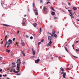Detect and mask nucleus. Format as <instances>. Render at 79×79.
<instances>
[{"instance_id":"nucleus-11","label":"nucleus","mask_w":79,"mask_h":79,"mask_svg":"<svg viewBox=\"0 0 79 79\" xmlns=\"http://www.w3.org/2000/svg\"><path fill=\"white\" fill-rule=\"evenodd\" d=\"M64 48H65V51H66L67 52L69 53V51L68 50L67 48L66 47H64Z\"/></svg>"},{"instance_id":"nucleus-4","label":"nucleus","mask_w":79,"mask_h":79,"mask_svg":"<svg viewBox=\"0 0 79 79\" xmlns=\"http://www.w3.org/2000/svg\"><path fill=\"white\" fill-rule=\"evenodd\" d=\"M44 11L43 12L44 13H45V14H46L47 13V12H48V9L46 7V6H44Z\"/></svg>"},{"instance_id":"nucleus-63","label":"nucleus","mask_w":79,"mask_h":79,"mask_svg":"<svg viewBox=\"0 0 79 79\" xmlns=\"http://www.w3.org/2000/svg\"><path fill=\"white\" fill-rule=\"evenodd\" d=\"M53 59V57H52L51 58V59Z\"/></svg>"},{"instance_id":"nucleus-61","label":"nucleus","mask_w":79,"mask_h":79,"mask_svg":"<svg viewBox=\"0 0 79 79\" xmlns=\"http://www.w3.org/2000/svg\"><path fill=\"white\" fill-rule=\"evenodd\" d=\"M59 33V31H58V32H57V34H58Z\"/></svg>"},{"instance_id":"nucleus-43","label":"nucleus","mask_w":79,"mask_h":79,"mask_svg":"<svg viewBox=\"0 0 79 79\" xmlns=\"http://www.w3.org/2000/svg\"><path fill=\"white\" fill-rule=\"evenodd\" d=\"M17 75V76H19L20 75H21V74L20 73H18Z\"/></svg>"},{"instance_id":"nucleus-17","label":"nucleus","mask_w":79,"mask_h":79,"mask_svg":"<svg viewBox=\"0 0 79 79\" xmlns=\"http://www.w3.org/2000/svg\"><path fill=\"white\" fill-rule=\"evenodd\" d=\"M42 32V30L41 28V27H40V31H39V32L40 33H41Z\"/></svg>"},{"instance_id":"nucleus-34","label":"nucleus","mask_w":79,"mask_h":79,"mask_svg":"<svg viewBox=\"0 0 79 79\" xmlns=\"http://www.w3.org/2000/svg\"><path fill=\"white\" fill-rule=\"evenodd\" d=\"M76 51L77 52H79V49H76Z\"/></svg>"},{"instance_id":"nucleus-28","label":"nucleus","mask_w":79,"mask_h":79,"mask_svg":"<svg viewBox=\"0 0 79 79\" xmlns=\"http://www.w3.org/2000/svg\"><path fill=\"white\" fill-rule=\"evenodd\" d=\"M43 0H40V3H43Z\"/></svg>"},{"instance_id":"nucleus-54","label":"nucleus","mask_w":79,"mask_h":79,"mask_svg":"<svg viewBox=\"0 0 79 79\" xmlns=\"http://www.w3.org/2000/svg\"><path fill=\"white\" fill-rule=\"evenodd\" d=\"M2 69H0V72H1V71H2Z\"/></svg>"},{"instance_id":"nucleus-9","label":"nucleus","mask_w":79,"mask_h":79,"mask_svg":"<svg viewBox=\"0 0 79 79\" xmlns=\"http://www.w3.org/2000/svg\"><path fill=\"white\" fill-rule=\"evenodd\" d=\"M2 25H3L4 26H5V27H8L9 26V25L6 24H3Z\"/></svg>"},{"instance_id":"nucleus-37","label":"nucleus","mask_w":79,"mask_h":79,"mask_svg":"<svg viewBox=\"0 0 79 79\" xmlns=\"http://www.w3.org/2000/svg\"><path fill=\"white\" fill-rule=\"evenodd\" d=\"M14 55V54L13 53H11V56H13Z\"/></svg>"},{"instance_id":"nucleus-1","label":"nucleus","mask_w":79,"mask_h":79,"mask_svg":"<svg viewBox=\"0 0 79 79\" xmlns=\"http://www.w3.org/2000/svg\"><path fill=\"white\" fill-rule=\"evenodd\" d=\"M16 63L18 64H17L16 70H19V68L20 67V65L21 63L20 60V59H18Z\"/></svg>"},{"instance_id":"nucleus-26","label":"nucleus","mask_w":79,"mask_h":79,"mask_svg":"<svg viewBox=\"0 0 79 79\" xmlns=\"http://www.w3.org/2000/svg\"><path fill=\"white\" fill-rule=\"evenodd\" d=\"M54 34H52L51 35V36L52 37L53 36H54Z\"/></svg>"},{"instance_id":"nucleus-8","label":"nucleus","mask_w":79,"mask_h":79,"mask_svg":"<svg viewBox=\"0 0 79 79\" xmlns=\"http://www.w3.org/2000/svg\"><path fill=\"white\" fill-rule=\"evenodd\" d=\"M8 42H9V43H10V44H12L13 42L12 40H11L10 39H9V40H8Z\"/></svg>"},{"instance_id":"nucleus-6","label":"nucleus","mask_w":79,"mask_h":79,"mask_svg":"<svg viewBox=\"0 0 79 79\" xmlns=\"http://www.w3.org/2000/svg\"><path fill=\"white\" fill-rule=\"evenodd\" d=\"M7 44L8 45H10V43L8 42V41H6V43L5 44V45L4 46V47H6V44Z\"/></svg>"},{"instance_id":"nucleus-21","label":"nucleus","mask_w":79,"mask_h":79,"mask_svg":"<svg viewBox=\"0 0 79 79\" xmlns=\"http://www.w3.org/2000/svg\"><path fill=\"white\" fill-rule=\"evenodd\" d=\"M26 24V22H23V23H22V25L24 26V25H25Z\"/></svg>"},{"instance_id":"nucleus-15","label":"nucleus","mask_w":79,"mask_h":79,"mask_svg":"<svg viewBox=\"0 0 79 79\" xmlns=\"http://www.w3.org/2000/svg\"><path fill=\"white\" fill-rule=\"evenodd\" d=\"M77 8H76V7H73V9L74 10H77Z\"/></svg>"},{"instance_id":"nucleus-46","label":"nucleus","mask_w":79,"mask_h":79,"mask_svg":"<svg viewBox=\"0 0 79 79\" xmlns=\"http://www.w3.org/2000/svg\"><path fill=\"white\" fill-rule=\"evenodd\" d=\"M63 76V78H66V77H65V76Z\"/></svg>"},{"instance_id":"nucleus-42","label":"nucleus","mask_w":79,"mask_h":79,"mask_svg":"<svg viewBox=\"0 0 79 79\" xmlns=\"http://www.w3.org/2000/svg\"><path fill=\"white\" fill-rule=\"evenodd\" d=\"M79 42V40H78L76 42V44H77L78 42Z\"/></svg>"},{"instance_id":"nucleus-36","label":"nucleus","mask_w":79,"mask_h":79,"mask_svg":"<svg viewBox=\"0 0 79 79\" xmlns=\"http://www.w3.org/2000/svg\"><path fill=\"white\" fill-rule=\"evenodd\" d=\"M3 76H4V77H7V75L6 74H5L4 75H3Z\"/></svg>"},{"instance_id":"nucleus-29","label":"nucleus","mask_w":79,"mask_h":79,"mask_svg":"<svg viewBox=\"0 0 79 79\" xmlns=\"http://www.w3.org/2000/svg\"><path fill=\"white\" fill-rule=\"evenodd\" d=\"M73 56L74 57V58H78V57L77 56Z\"/></svg>"},{"instance_id":"nucleus-13","label":"nucleus","mask_w":79,"mask_h":79,"mask_svg":"<svg viewBox=\"0 0 79 79\" xmlns=\"http://www.w3.org/2000/svg\"><path fill=\"white\" fill-rule=\"evenodd\" d=\"M60 69H61V71L62 72H64V69L63 68H62V67H61Z\"/></svg>"},{"instance_id":"nucleus-44","label":"nucleus","mask_w":79,"mask_h":79,"mask_svg":"<svg viewBox=\"0 0 79 79\" xmlns=\"http://www.w3.org/2000/svg\"><path fill=\"white\" fill-rule=\"evenodd\" d=\"M54 19H58V18H57V17H54Z\"/></svg>"},{"instance_id":"nucleus-24","label":"nucleus","mask_w":79,"mask_h":79,"mask_svg":"<svg viewBox=\"0 0 79 79\" xmlns=\"http://www.w3.org/2000/svg\"><path fill=\"white\" fill-rule=\"evenodd\" d=\"M55 13L54 12H53L52 13V15H55Z\"/></svg>"},{"instance_id":"nucleus-27","label":"nucleus","mask_w":79,"mask_h":79,"mask_svg":"<svg viewBox=\"0 0 79 79\" xmlns=\"http://www.w3.org/2000/svg\"><path fill=\"white\" fill-rule=\"evenodd\" d=\"M35 6V4H34V3H32L33 7H34Z\"/></svg>"},{"instance_id":"nucleus-7","label":"nucleus","mask_w":79,"mask_h":79,"mask_svg":"<svg viewBox=\"0 0 79 79\" xmlns=\"http://www.w3.org/2000/svg\"><path fill=\"white\" fill-rule=\"evenodd\" d=\"M40 61V60L39 59H37L36 60H35V63H38Z\"/></svg>"},{"instance_id":"nucleus-56","label":"nucleus","mask_w":79,"mask_h":79,"mask_svg":"<svg viewBox=\"0 0 79 79\" xmlns=\"http://www.w3.org/2000/svg\"><path fill=\"white\" fill-rule=\"evenodd\" d=\"M2 77V75L1 74L0 75V77Z\"/></svg>"},{"instance_id":"nucleus-64","label":"nucleus","mask_w":79,"mask_h":79,"mask_svg":"<svg viewBox=\"0 0 79 79\" xmlns=\"http://www.w3.org/2000/svg\"><path fill=\"white\" fill-rule=\"evenodd\" d=\"M7 79H10L9 78H7Z\"/></svg>"},{"instance_id":"nucleus-51","label":"nucleus","mask_w":79,"mask_h":79,"mask_svg":"<svg viewBox=\"0 0 79 79\" xmlns=\"http://www.w3.org/2000/svg\"><path fill=\"white\" fill-rule=\"evenodd\" d=\"M2 59V57H0V60H1Z\"/></svg>"},{"instance_id":"nucleus-57","label":"nucleus","mask_w":79,"mask_h":79,"mask_svg":"<svg viewBox=\"0 0 79 79\" xmlns=\"http://www.w3.org/2000/svg\"><path fill=\"white\" fill-rule=\"evenodd\" d=\"M48 33L50 35H51V33H49V32H48Z\"/></svg>"},{"instance_id":"nucleus-14","label":"nucleus","mask_w":79,"mask_h":79,"mask_svg":"<svg viewBox=\"0 0 79 79\" xmlns=\"http://www.w3.org/2000/svg\"><path fill=\"white\" fill-rule=\"evenodd\" d=\"M6 52L9 53V52H10V50H9L8 49H6Z\"/></svg>"},{"instance_id":"nucleus-55","label":"nucleus","mask_w":79,"mask_h":79,"mask_svg":"<svg viewBox=\"0 0 79 79\" xmlns=\"http://www.w3.org/2000/svg\"><path fill=\"white\" fill-rule=\"evenodd\" d=\"M32 52L35 51H34V49H33V48H32Z\"/></svg>"},{"instance_id":"nucleus-53","label":"nucleus","mask_w":79,"mask_h":79,"mask_svg":"<svg viewBox=\"0 0 79 79\" xmlns=\"http://www.w3.org/2000/svg\"><path fill=\"white\" fill-rule=\"evenodd\" d=\"M72 47H73V49H74V44L72 45Z\"/></svg>"},{"instance_id":"nucleus-62","label":"nucleus","mask_w":79,"mask_h":79,"mask_svg":"<svg viewBox=\"0 0 79 79\" xmlns=\"http://www.w3.org/2000/svg\"><path fill=\"white\" fill-rule=\"evenodd\" d=\"M77 20L79 22V19H77Z\"/></svg>"},{"instance_id":"nucleus-18","label":"nucleus","mask_w":79,"mask_h":79,"mask_svg":"<svg viewBox=\"0 0 79 79\" xmlns=\"http://www.w3.org/2000/svg\"><path fill=\"white\" fill-rule=\"evenodd\" d=\"M69 15L71 17V18H74V17H73V15Z\"/></svg>"},{"instance_id":"nucleus-52","label":"nucleus","mask_w":79,"mask_h":79,"mask_svg":"<svg viewBox=\"0 0 79 79\" xmlns=\"http://www.w3.org/2000/svg\"><path fill=\"white\" fill-rule=\"evenodd\" d=\"M26 37L27 38H28V36L27 35H26Z\"/></svg>"},{"instance_id":"nucleus-3","label":"nucleus","mask_w":79,"mask_h":79,"mask_svg":"<svg viewBox=\"0 0 79 79\" xmlns=\"http://www.w3.org/2000/svg\"><path fill=\"white\" fill-rule=\"evenodd\" d=\"M1 5L2 7H3L4 8H6L7 5H5V4H4V2H3V1L1 2Z\"/></svg>"},{"instance_id":"nucleus-35","label":"nucleus","mask_w":79,"mask_h":79,"mask_svg":"<svg viewBox=\"0 0 79 79\" xmlns=\"http://www.w3.org/2000/svg\"><path fill=\"white\" fill-rule=\"evenodd\" d=\"M40 42H44V39L42 40H41Z\"/></svg>"},{"instance_id":"nucleus-5","label":"nucleus","mask_w":79,"mask_h":79,"mask_svg":"<svg viewBox=\"0 0 79 79\" xmlns=\"http://www.w3.org/2000/svg\"><path fill=\"white\" fill-rule=\"evenodd\" d=\"M37 10V8H36V9L34 10L35 12V14L36 15H38V12Z\"/></svg>"},{"instance_id":"nucleus-20","label":"nucleus","mask_w":79,"mask_h":79,"mask_svg":"<svg viewBox=\"0 0 79 79\" xmlns=\"http://www.w3.org/2000/svg\"><path fill=\"white\" fill-rule=\"evenodd\" d=\"M21 44L22 45V46H24L25 45V44H24V43L23 42H22Z\"/></svg>"},{"instance_id":"nucleus-60","label":"nucleus","mask_w":79,"mask_h":79,"mask_svg":"<svg viewBox=\"0 0 79 79\" xmlns=\"http://www.w3.org/2000/svg\"><path fill=\"white\" fill-rule=\"evenodd\" d=\"M63 73H64V72H62L61 74H63Z\"/></svg>"},{"instance_id":"nucleus-48","label":"nucleus","mask_w":79,"mask_h":79,"mask_svg":"<svg viewBox=\"0 0 79 79\" xmlns=\"http://www.w3.org/2000/svg\"><path fill=\"white\" fill-rule=\"evenodd\" d=\"M19 33V31L18 30V31H17V33L18 34Z\"/></svg>"},{"instance_id":"nucleus-12","label":"nucleus","mask_w":79,"mask_h":79,"mask_svg":"<svg viewBox=\"0 0 79 79\" xmlns=\"http://www.w3.org/2000/svg\"><path fill=\"white\" fill-rule=\"evenodd\" d=\"M17 71H15V72H14V73H18L19 72L20 68H19V70H18Z\"/></svg>"},{"instance_id":"nucleus-16","label":"nucleus","mask_w":79,"mask_h":79,"mask_svg":"<svg viewBox=\"0 0 79 79\" xmlns=\"http://www.w3.org/2000/svg\"><path fill=\"white\" fill-rule=\"evenodd\" d=\"M35 51H32V54L33 55H35Z\"/></svg>"},{"instance_id":"nucleus-50","label":"nucleus","mask_w":79,"mask_h":79,"mask_svg":"<svg viewBox=\"0 0 79 79\" xmlns=\"http://www.w3.org/2000/svg\"><path fill=\"white\" fill-rule=\"evenodd\" d=\"M68 4L69 5H71L70 3V2H68Z\"/></svg>"},{"instance_id":"nucleus-31","label":"nucleus","mask_w":79,"mask_h":79,"mask_svg":"<svg viewBox=\"0 0 79 79\" xmlns=\"http://www.w3.org/2000/svg\"><path fill=\"white\" fill-rule=\"evenodd\" d=\"M49 3H50V2L49 1H48L47 3H46V4H48Z\"/></svg>"},{"instance_id":"nucleus-2","label":"nucleus","mask_w":79,"mask_h":79,"mask_svg":"<svg viewBox=\"0 0 79 79\" xmlns=\"http://www.w3.org/2000/svg\"><path fill=\"white\" fill-rule=\"evenodd\" d=\"M48 40H49L50 41L49 42V43H48L46 44V45L48 47L51 46H52V37L50 36H49L48 37Z\"/></svg>"},{"instance_id":"nucleus-30","label":"nucleus","mask_w":79,"mask_h":79,"mask_svg":"<svg viewBox=\"0 0 79 79\" xmlns=\"http://www.w3.org/2000/svg\"><path fill=\"white\" fill-rule=\"evenodd\" d=\"M18 43H17V42L15 43V45H16L17 46H19V45H18Z\"/></svg>"},{"instance_id":"nucleus-25","label":"nucleus","mask_w":79,"mask_h":79,"mask_svg":"<svg viewBox=\"0 0 79 79\" xmlns=\"http://www.w3.org/2000/svg\"><path fill=\"white\" fill-rule=\"evenodd\" d=\"M66 73H63V76H66Z\"/></svg>"},{"instance_id":"nucleus-49","label":"nucleus","mask_w":79,"mask_h":79,"mask_svg":"<svg viewBox=\"0 0 79 79\" xmlns=\"http://www.w3.org/2000/svg\"><path fill=\"white\" fill-rule=\"evenodd\" d=\"M12 64L14 65H15V62H13L12 63Z\"/></svg>"},{"instance_id":"nucleus-19","label":"nucleus","mask_w":79,"mask_h":79,"mask_svg":"<svg viewBox=\"0 0 79 79\" xmlns=\"http://www.w3.org/2000/svg\"><path fill=\"white\" fill-rule=\"evenodd\" d=\"M52 33L53 34H55V32L54 29H52Z\"/></svg>"},{"instance_id":"nucleus-33","label":"nucleus","mask_w":79,"mask_h":79,"mask_svg":"<svg viewBox=\"0 0 79 79\" xmlns=\"http://www.w3.org/2000/svg\"><path fill=\"white\" fill-rule=\"evenodd\" d=\"M13 72H15L16 71L15 69H13Z\"/></svg>"},{"instance_id":"nucleus-23","label":"nucleus","mask_w":79,"mask_h":79,"mask_svg":"<svg viewBox=\"0 0 79 79\" xmlns=\"http://www.w3.org/2000/svg\"><path fill=\"white\" fill-rule=\"evenodd\" d=\"M34 27H36L37 26V23H34Z\"/></svg>"},{"instance_id":"nucleus-45","label":"nucleus","mask_w":79,"mask_h":79,"mask_svg":"<svg viewBox=\"0 0 79 79\" xmlns=\"http://www.w3.org/2000/svg\"><path fill=\"white\" fill-rule=\"evenodd\" d=\"M69 14H70L71 15H73L72 13V12H70L69 13Z\"/></svg>"},{"instance_id":"nucleus-32","label":"nucleus","mask_w":79,"mask_h":79,"mask_svg":"<svg viewBox=\"0 0 79 79\" xmlns=\"http://www.w3.org/2000/svg\"><path fill=\"white\" fill-rule=\"evenodd\" d=\"M68 10L69 12H70L72 11V10Z\"/></svg>"},{"instance_id":"nucleus-47","label":"nucleus","mask_w":79,"mask_h":79,"mask_svg":"<svg viewBox=\"0 0 79 79\" xmlns=\"http://www.w3.org/2000/svg\"><path fill=\"white\" fill-rule=\"evenodd\" d=\"M7 35H6V36H5V40H6V38H7Z\"/></svg>"},{"instance_id":"nucleus-22","label":"nucleus","mask_w":79,"mask_h":79,"mask_svg":"<svg viewBox=\"0 0 79 79\" xmlns=\"http://www.w3.org/2000/svg\"><path fill=\"white\" fill-rule=\"evenodd\" d=\"M54 37L55 38H57V35L56 34H55L54 35Z\"/></svg>"},{"instance_id":"nucleus-38","label":"nucleus","mask_w":79,"mask_h":79,"mask_svg":"<svg viewBox=\"0 0 79 79\" xmlns=\"http://www.w3.org/2000/svg\"><path fill=\"white\" fill-rule=\"evenodd\" d=\"M33 39V37L31 36L30 37V39L32 40Z\"/></svg>"},{"instance_id":"nucleus-10","label":"nucleus","mask_w":79,"mask_h":79,"mask_svg":"<svg viewBox=\"0 0 79 79\" xmlns=\"http://www.w3.org/2000/svg\"><path fill=\"white\" fill-rule=\"evenodd\" d=\"M21 52H22V53L23 56H25V54H24V53L22 51V50H21Z\"/></svg>"},{"instance_id":"nucleus-59","label":"nucleus","mask_w":79,"mask_h":79,"mask_svg":"<svg viewBox=\"0 0 79 79\" xmlns=\"http://www.w3.org/2000/svg\"><path fill=\"white\" fill-rule=\"evenodd\" d=\"M9 45H8V46H7V48L9 47Z\"/></svg>"},{"instance_id":"nucleus-39","label":"nucleus","mask_w":79,"mask_h":79,"mask_svg":"<svg viewBox=\"0 0 79 79\" xmlns=\"http://www.w3.org/2000/svg\"><path fill=\"white\" fill-rule=\"evenodd\" d=\"M15 39H16V38H14L13 39V41H15Z\"/></svg>"},{"instance_id":"nucleus-40","label":"nucleus","mask_w":79,"mask_h":79,"mask_svg":"<svg viewBox=\"0 0 79 79\" xmlns=\"http://www.w3.org/2000/svg\"><path fill=\"white\" fill-rule=\"evenodd\" d=\"M13 71V70L12 69H11L10 70V72H12Z\"/></svg>"},{"instance_id":"nucleus-41","label":"nucleus","mask_w":79,"mask_h":79,"mask_svg":"<svg viewBox=\"0 0 79 79\" xmlns=\"http://www.w3.org/2000/svg\"><path fill=\"white\" fill-rule=\"evenodd\" d=\"M41 44V42H39L38 43V44L39 45L40 44Z\"/></svg>"},{"instance_id":"nucleus-58","label":"nucleus","mask_w":79,"mask_h":79,"mask_svg":"<svg viewBox=\"0 0 79 79\" xmlns=\"http://www.w3.org/2000/svg\"><path fill=\"white\" fill-rule=\"evenodd\" d=\"M52 27V25H51V27H50V28H51Z\"/></svg>"}]
</instances>
